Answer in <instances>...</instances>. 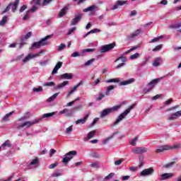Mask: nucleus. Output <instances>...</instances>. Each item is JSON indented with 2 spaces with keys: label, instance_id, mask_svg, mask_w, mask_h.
Masks as SVG:
<instances>
[{
  "label": "nucleus",
  "instance_id": "obj_1",
  "mask_svg": "<svg viewBox=\"0 0 181 181\" xmlns=\"http://www.w3.org/2000/svg\"><path fill=\"white\" fill-rule=\"evenodd\" d=\"M57 114V112H53L51 113H45L42 115L41 117L37 118L35 120L32 121H26L24 122L23 124H17V128L18 129H22V128H24V129H29L30 127H33V125L36 124H39L40 121H42L43 118H52L53 115H56Z\"/></svg>",
  "mask_w": 181,
  "mask_h": 181
},
{
  "label": "nucleus",
  "instance_id": "obj_2",
  "mask_svg": "<svg viewBox=\"0 0 181 181\" xmlns=\"http://www.w3.org/2000/svg\"><path fill=\"white\" fill-rule=\"evenodd\" d=\"M52 37L53 35H47L40 41L33 42L29 49L33 50V49H40V47L43 46H47V45H49L47 40H49V39H52Z\"/></svg>",
  "mask_w": 181,
  "mask_h": 181
},
{
  "label": "nucleus",
  "instance_id": "obj_3",
  "mask_svg": "<svg viewBox=\"0 0 181 181\" xmlns=\"http://www.w3.org/2000/svg\"><path fill=\"white\" fill-rule=\"evenodd\" d=\"M134 108H135V104L132 105L131 106L129 107V108L127 110H126L124 112H123L122 114H120L118 116L116 121L114 122L113 125H118V124L119 122H121V121H122V119H125V117H127V115H128L131 112V110H134Z\"/></svg>",
  "mask_w": 181,
  "mask_h": 181
},
{
  "label": "nucleus",
  "instance_id": "obj_4",
  "mask_svg": "<svg viewBox=\"0 0 181 181\" xmlns=\"http://www.w3.org/2000/svg\"><path fill=\"white\" fill-rule=\"evenodd\" d=\"M120 108L121 105H115L112 107L106 108L101 112L100 118H105V117L110 115L111 112H115V111H118Z\"/></svg>",
  "mask_w": 181,
  "mask_h": 181
},
{
  "label": "nucleus",
  "instance_id": "obj_5",
  "mask_svg": "<svg viewBox=\"0 0 181 181\" xmlns=\"http://www.w3.org/2000/svg\"><path fill=\"white\" fill-rule=\"evenodd\" d=\"M114 88H117V86L115 85H111L107 86L105 94L103 93H99L98 97L96 98L97 101H101V100H103V98H104V97H109V95H110L111 94V91H112V90H114Z\"/></svg>",
  "mask_w": 181,
  "mask_h": 181
},
{
  "label": "nucleus",
  "instance_id": "obj_6",
  "mask_svg": "<svg viewBox=\"0 0 181 181\" xmlns=\"http://www.w3.org/2000/svg\"><path fill=\"white\" fill-rule=\"evenodd\" d=\"M77 155V151H71L68 152L66 154L64 155V158L62 159V163H65V165H67L74 156Z\"/></svg>",
  "mask_w": 181,
  "mask_h": 181
},
{
  "label": "nucleus",
  "instance_id": "obj_7",
  "mask_svg": "<svg viewBox=\"0 0 181 181\" xmlns=\"http://www.w3.org/2000/svg\"><path fill=\"white\" fill-rule=\"evenodd\" d=\"M162 78H163L161 77L160 78H156V79L152 80L147 85L148 88L144 89L145 94H146L147 93H149V91H151V90H153V88L156 86V84H158V81H160V80H162Z\"/></svg>",
  "mask_w": 181,
  "mask_h": 181
},
{
  "label": "nucleus",
  "instance_id": "obj_8",
  "mask_svg": "<svg viewBox=\"0 0 181 181\" xmlns=\"http://www.w3.org/2000/svg\"><path fill=\"white\" fill-rule=\"evenodd\" d=\"M132 152L135 155H141L148 152L146 147H134L132 149Z\"/></svg>",
  "mask_w": 181,
  "mask_h": 181
},
{
  "label": "nucleus",
  "instance_id": "obj_9",
  "mask_svg": "<svg viewBox=\"0 0 181 181\" xmlns=\"http://www.w3.org/2000/svg\"><path fill=\"white\" fill-rule=\"evenodd\" d=\"M115 47V42L103 45L100 48V53H106L107 52H110V50H112V49H114Z\"/></svg>",
  "mask_w": 181,
  "mask_h": 181
},
{
  "label": "nucleus",
  "instance_id": "obj_10",
  "mask_svg": "<svg viewBox=\"0 0 181 181\" xmlns=\"http://www.w3.org/2000/svg\"><path fill=\"white\" fill-rule=\"evenodd\" d=\"M83 81H81L77 85L74 86L73 88H71L70 90L68 92V94L66 95V98H70V97H71V94H74L75 91H77L80 86H83Z\"/></svg>",
  "mask_w": 181,
  "mask_h": 181
},
{
  "label": "nucleus",
  "instance_id": "obj_11",
  "mask_svg": "<svg viewBox=\"0 0 181 181\" xmlns=\"http://www.w3.org/2000/svg\"><path fill=\"white\" fill-rule=\"evenodd\" d=\"M153 172H155V170H153V168H146L140 173V176H143L144 177L146 176H152V175H153Z\"/></svg>",
  "mask_w": 181,
  "mask_h": 181
},
{
  "label": "nucleus",
  "instance_id": "obj_12",
  "mask_svg": "<svg viewBox=\"0 0 181 181\" xmlns=\"http://www.w3.org/2000/svg\"><path fill=\"white\" fill-rule=\"evenodd\" d=\"M40 56V53L37 54H28L24 59H23L22 62L23 63H28L30 60H32V59H35V57H39Z\"/></svg>",
  "mask_w": 181,
  "mask_h": 181
},
{
  "label": "nucleus",
  "instance_id": "obj_13",
  "mask_svg": "<svg viewBox=\"0 0 181 181\" xmlns=\"http://www.w3.org/2000/svg\"><path fill=\"white\" fill-rule=\"evenodd\" d=\"M39 166V158H35L28 165V169H36Z\"/></svg>",
  "mask_w": 181,
  "mask_h": 181
},
{
  "label": "nucleus",
  "instance_id": "obj_14",
  "mask_svg": "<svg viewBox=\"0 0 181 181\" xmlns=\"http://www.w3.org/2000/svg\"><path fill=\"white\" fill-rule=\"evenodd\" d=\"M175 177V173H165L162 174L159 178V180H168Z\"/></svg>",
  "mask_w": 181,
  "mask_h": 181
},
{
  "label": "nucleus",
  "instance_id": "obj_15",
  "mask_svg": "<svg viewBox=\"0 0 181 181\" xmlns=\"http://www.w3.org/2000/svg\"><path fill=\"white\" fill-rule=\"evenodd\" d=\"M81 15H78L71 20V26H76L81 21Z\"/></svg>",
  "mask_w": 181,
  "mask_h": 181
},
{
  "label": "nucleus",
  "instance_id": "obj_16",
  "mask_svg": "<svg viewBox=\"0 0 181 181\" xmlns=\"http://www.w3.org/2000/svg\"><path fill=\"white\" fill-rule=\"evenodd\" d=\"M164 151H169V144L158 146L156 150V153H161V152H163Z\"/></svg>",
  "mask_w": 181,
  "mask_h": 181
},
{
  "label": "nucleus",
  "instance_id": "obj_17",
  "mask_svg": "<svg viewBox=\"0 0 181 181\" xmlns=\"http://www.w3.org/2000/svg\"><path fill=\"white\" fill-rule=\"evenodd\" d=\"M181 117V110H179L175 113H173L170 117H168V119L169 121H173V119H176Z\"/></svg>",
  "mask_w": 181,
  "mask_h": 181
},
{
  "label": "nucleus",
  "instance_id": "obj_18",
  "mask_svg": "<svg viewBox=\"0 0 181 181\" xmlns=\"http://www.w3.org/2000/svg\"><path fill=\"white\" fill-rule=\"evenodd\" d=\"M135 83V78H131L127 81H120L119 86H129V84H132Z\"/></svg>",
  "mask_w": 181,
  "mask_h": 181
},
{
  "label": "nucleus",
  "instance_id": "obj_19",
  "mask_svg": "<svg viewBox=\"0 0 181 181\" xmlns=\"http://www.w3.org/2000/svg\"><path fill=\"white\" fill-rule=\"evenodd\" d=\"M10 8H11L12 12H16V9H18V5H19V0H15L13 3H10Z\"/></svg>",
  "mask_w": 181,
  "mask_h": 181
},
{
  "label": "nucleus",
  "instance_id": "obj_20",
  "mask_svg": "<svg viewBox=\"0 0 181 181\" xmlns=\"http://www.w3.org/2000/svg\"><path fill=\"white\" fill-rule=\"evenodd\" d=\"M95 130L90 132L86 137L83 138V142H87V141H89V139H91V138H94L95 136Z\"/></svg>",
  "mask_w": 181,
  "mask_h": 181
},
{
  "label": "nucleus",
  "instance_id": "obj_21",
  "mask_svg": "<svg viewBox=\"0 0 181 181\" xmlns=\"http://www.w3.org/2000/svg\"><path fill=\"white\" fill-rule=\"evenodd\" d=\"M62 66H63V62H59L52 71V76H54V74H57V71H59V69H60Z\"/></svg>",
  "mask_w": 181,
  "mask_h": 181
},
{
  "label": "nucleus",
  "instance_id": "obj_22",
  "mask_svg": "<svg viewBox=\"0 0 181 181\" xmlns=\"http://www.w3.org/2000/svg\"><path fill=\"white\" fill-rule=\"evenodd\" d=\"M66 86H69V81H64V82L59 83L57 86H55V90H62V88H64Z\"/></svg>",
  "mask_w": 181,
  "mask_h": 181
},
{
  "label": "nucleus",
  "instance_id": "obj_23",
  "mask_svg": "<svg viewBox=\"0 0 181 181\" xmlns=\"http://www.w3.org/2000/svg\"><path fill=\"white\" fill-rule=\"evenodd\" d=\"M60 78L62 80H71V78H73V74H72L66 73V74H62L60 76Z\"/></svg>",
  "mask_w": 181,
  "mask_h": 181
},
{
  "label": "nucleus",
  "instance_id": "obj_24",
  "mask_svg": "<svg viewBox=\"0 0 181 181\" xmlns=\"http://www.w3.org/2000/svg\"><path fill=\"white\" fill-rule=\"evenodd\" d=\"M180 148H181V144L180 143L174 144L173 146L168 144V151H172L173 149H180Z\"/></svg>",
  "mask_w": 181,
  "mask_h": 181
},
{
  "label": "nucleus",
  "instance_id": "obj_25",
  "mask_svg": "<svg viewBox=\"0 0 181 181\" xmlns=\"http://www.w3.org/2000/svg\"><path fill=\"white\" fill-rule=\"evenodd\" d=\"M67 11H69V6H65L62 9H61L59 13V17L63 18V16L66 15V13L67 12Z\"/></svg>",
  "mask_w": 181,
  "mask_h": 181
},
{
  "label": "nucleus",
  "instance_id": "obj_26",
  "mask_svg": "<svg viewBox=\"0 0 181 181\" xmlns=\"http://www.w3.org/2000/svg\"><path fill=\"white\" fill-rule=\"evenodd\" d=\"M88 119V115H86L83 119H79L76 121V124H86V122Z\"/></svg>",
  "mask_w": 181,
  "mask_h": 181
},
{
  "label": "nucleus",
  "instance_id": "obj_27",
  "mask_svg": "<svg viewBox=\"0 0 181 181\" xmlns=\"http://www.w3.org/2000/svg\"><path fill=\"white\" fill-rule=\"evenodd\" d=\"M100 32H101V30H100L98 28L93 29L90 31L88 32L86 34H85L83 35V38L87 37V36H88L89 35H91V33H98Z\"/></svg>",
  "mask_w": 181,
  "mask_h": 181
},
{
  "label": "nucleus",
  "instance_id": "obj_28",
  "mask_svg": "<svg viewBox=\"0 0 181 181\" xmlns=\"http://www.w3.org/2000/svg\"><path fill=\"white\" fill-rule=\"evenodd\" d=\"M139 33H141V29H138L136 31H134L133 33L130 34L129 37H130V39H134L136 37V36H138Z\"/></svg>",
  "mask_w": 181,
  "mask_h": 181
},
{
  "label": "nucleus",
  "instance_id": "obj_29",
  "mask_svg": "<svg viewBox=\"0 0 181 181\" xmlns=\"http://www.w3.org/2000/svg\"><path fill=\"white\" fill-rule=\"evenodd\" d=\"M59 94H60V93H57L52 95L51 97L47 99V103H52V101H54V100L57 98V95H59Z\"/></svg>",
  "mask_w": 181,
  "mask_h": 181
},
{
  "label": "nucleus",
  "instance_id": "obj_30",
  "mask_svg": "<svg viewBox=\"0 0 181 181\" xmlns=\"http://www.w3.org/2000/svg\"><path fill=\"white\" fill-rule=\"evenodd\" d=\"M15 112L14 111H12V112H10L9 113L6 114L3 118H2V120L3 121H9V118H11V115H13V113Z\"/></svg>",
  "mask_w": 181,
  "mask_h": 181
},
{
  "label": "nucleus",
  "instance_id": "obj_31",
  "mask_svg": "<svg viewBox=\"0 0 181 181\" xmlns=\"http://www.w3.org/2000/svg\"><path fill=\"white\" fill-rule=\"evenodd\" d=\"M12 146V144H11V141L9 140H6L1 146L2 149H5L6 147L11 148Z\"/></svg>",
  "mask_w": 181,
  "mask_h": 181
},
{
  "label": "nucleus",
  "instance_id": "obj_32",
  "mask_svg": "<svg viewBox=\"0 0 181 181\" xmlns=\"http://www.w3.org/2000/svg\"><path fill=\"white\" fill-rule=\"evenodd\" d=\"M8 22V16H4L2 19L0 21V26H5Z\"/></svg>",
  "mask_w": 181,
  "mask_h": 181
},
{
  "label": "nucleus",
  "instance_id": "obj_33",
  "mask_svg": "<svg viewBox=\"0 0 181 181\" xmlns=\"http://www.w3.org/2000/svg\"><path fill=\"white\" fill-rule=\"evenodd\" d=\"M162 59L160 58H156L154 62H153V66L154 67H158V66H160V61Z\"/></svg>",
  "mask_w": 181,
  "mask_h": 181
},
{
  "label": "nucleus",
  "instance_id": "obj_34",
  "mask_svg": "<svg viewBox=\"0 0 181 181\" xmlns=\"http://www.w3.org/2000/svg\"><path fill=\"white\" fill-rule=\"evenodd\" d=\"M181 28V23H177L176 24H171L169 25L170 29H179Z\"/></svg>",
  "mask_w": 181,
  "mask_h": 181
},
{
  "label": "nucleus",
  "instance_id": "obj_35",
  "mask_svg": "<svg viewBox=\"0 0 181 181\" xmlns=\"http://www.w3.org/2000/svg\"><path fill=\"white\" fill-rule=\"evenodd\" d=\"M94 9H97V6H90L87 8L83 9V12H93Z\"/></svg>",
  "mask_w": 181,
  "mask_h": 181
},
{
  "label": "nucleus",
  "instance_id": "obj_36",
  "mask_svg": "<svg viewBox=\"0 0 181 181\" xmlns=\"http://www.w3.org/2000/svg\"><path fill=\"white\" fill-rule=\"evenodd\" d=\"M113 138H114V135H112L105 139L104 140H103L102 144H103V145H106V144H108L110 141H111V139H112Z\"/></svg>",
  "mask_w": 181,
  "mask_h": 181
},
{
  "label": "nucleus",
  "instance_id": "obj_37",
  "mask_svg": "<svg viewBox=\"0 0 181 181\" xmlns=\"http://www.w3.org/2000/svg\"><path fill=\"white\" fill-rule=\"evenodd\" d=\"M26 116H23V117H21L19 119H18V121L16 122V128L17 129H18V124H23V123H19V121H25V119H26ZM22 129H25V128H22Z\"/></svg>",
  "mask_w": 181,
  "mask_h": 181
},
{
  "label": "nucleus",
  "instance_id": "obj_38",
  "mask_svg": "<svg viewBox=\"0 0 181 181\" xmlns=\"http://www.w3.org/2000/svg\"><path fill=\"white\" fill-rule=\"evenodd\" d=\"M140 56H141V54H140L139 53L136 52V53H135V54L131 55V56L129 57V59H130L131 60H136V59H138L139 57H140Z\"/></svg>",
  "mask_w": 181,
  "mask_h": 181
},
{
  "label": "nucleus",
  "instance_id": "obj_39",
  "mask_svg": "<svg viewBox=\"0 0 181 181\" xmlns=\"http://www.w3.org/2000/svg\"><path fill=\"white\" fill-rule=\"evenodd\" d=\"M67 45H66V44H60L58 47H57V51L58 52H62L63 50H64V49H66Z\"/></svg>",
  "mask_w": 181,
  "mask_h": 181
},
{
  "label": "nucleus",
  "instance_id": "obj_40",
  "mask_svg": "<svg viewBox=\"0 0 181 181\" xmlns=\"http://www.w3.org/2000/svg\"><path fill=\"white\" fill-rule=\"evenodd\" d=\"M32 37V32L30 31L28 32L25 35H22V40H26L28 39H29V37Z\"/></svg>",
  "mask_w": 181,
  "mask_h": 181
},
{
  "label": "nucleus",
  "instance_id": "obj_41",
  "mask_svg": "<svg viewBox=\"0 0 181 181\" xmlns=\"http://www.w3.org/2000/svg\"><path fill=\"white\" fill-rule=\"evenodd\" d=\"M94 62H95V59H91L87 61V62L84 64V66H85V67H88V66H90V65L93 64V63H94Z\"/></svg>",
  "mask_w": 181,
  "mask_h": 181
},
{
  "label": "nucleus",
  "instance_id": "obj_42",
  "mask_svg": "<svg viewBox=\"0 0 181 181\" xmlns=\"http://www.w3.org/2000/svg\"><path fill=\"white\" fill-rule=\"evenodd\" d=\"M136 142H138V136H136L130 141V145H132V146H135L136 145Z\"/></svg>",
  "mask_w": 181,
  "mask_h": 181
},
{
  "label": "nucleus",
  "instance_id": "obj_43",
  "mask_svg": "<svg viewBox=\"0 0 181 181\" xmlns=\"http://www.w3.org/2000/svg\"><path fill=\"white\" fill-rule=\"evenodd\" d=\"M52 1H53V0H42L41 5H42V6H47V5L49 4H50V2H52Z\"/></svg>",
  "mask_w": 181,
  "mask_h": 181
},
{
  "label": "nucleus",
  "instance_id": "obj_44",
  "mask_svg": "<svg viewBox=\"0 0 181 181\" xmlns=\"http://www.w3.org/2000/svg\"><path fill=\"white\" fill-rule=\"evenodd\" d=\"M43 86L44 87H54V86H56V83L54 82H47L44 83Z\"/></svg>",
  "mask_w": 181,
  "mask_h": 181
},
{
  "label": "nucleus",
  "instance_id": "obj_45",
  "mask_svg": "<svg viewBox=\"0 0 181 181\" xmlns=\"http://www.w3.org/2000/svg\"><path fill=\"white\" fill-rule=\"evenodd\" d=\"M32 4L39 6L40 5H42V0H33Z\"/></svg>",
  "mask_w": 181,
  "mask_h": 181
},
{
  "label": "nucleus",
  "instance_id": "obj_46",
  "mask_svg": "<svg viewBox=\"0 0 181 181\" xmlns=\"http://www.w3.org/2000/svg\"><path fill=\"white\" fill-rule=\"evenodd\" d=\"M101 78H98L95 81L92 82L91 86L95 87V86H98V83H100Z\"/></svg>",
  "mask_w": 181,
  "mask_h": 181
},
{
  "label": "nucleus",
  "instance_id": "obj_47",
  "mask_svg": "<svg viewBox=\"0 0 181 181\" xmlns=\"http://www.w3.org/2000/svg\"><path fill=\"white\" fill-rule=\"evenodd\" d=\"M33 91L34 93H40V92L43 91V88L42 86H40L38 88H34L33 89Z\"/></svg>",
  "mask_w": 181,
  "mask_h": 181
},
{
  "label": "nucleus",
  "instance_id": "obj_48",
  "mask_svg": "<svg viewBox=\"0 0 181 181\" xmlns=\"http://www.w3.org/2000/svg\"><path fill=\"white\" fill-rule=\"evenodd\" d=\"M71 132H73V126H70L69 127H67L65 131V133L68 134H71Z\"/></svg>",
  "mask_w": 181,
  "mask_h": 181
},
{
  "label": "nucleus",
  "instance_id": "obj_49",
  "mask_svg": "<svg viewBox=\"0 0 181 181\" xmlns=\"http://www.w3.org/2000/svg\"><path fill=\"white\" fill-rule=\"evenodd\" d=\"M175 163V161L168 163L164 165V168H165L166 169H169V168H172V166H173Z\"/></svg>",
  "mask_w": 181,
  "mask_h": 181
},
{
  "label": "nucleus",
  "instance_id": "obj_50",
  "mask_svg": "<svg viewBox=\"0 0 181 181\" xmlns=\"http://www.w3.org/2000/svg\"><path fill=\"white\" fill-rule=\"evenodd\" d=\"M59 176H62V173L55 172L52 174V177H59Z\"/></svg>",
  "mask_w": 181,
  "mask_h": 181
},
{
  "label": "nucleus",
  "instance_id": "obj_51",
  "mask_svg": "<svg viewBox=\"0 0 181 181\" xmlns=\"http://www.w3.org/2000/svg\"><path fill=\"white\" fill-rule=\"evenodd\" d=\"M25 45H26V42H25V40H22V37L21 38V43L19 44V49H22V47H23V46H25Z\"/></svg>",
  "mask_w": 181,
  "mask_h": 181
},
{
  "label": "nucleus",
  "instance_id": "obj_52",
  "mask_svg": "<svg viewBox=\"0 0 181 181\" xmlns=\"http://www.w3.org/2000/svg\"><path fill=\"white\" fill-rule=\"evenodd\" d=\"M106 83H119V80L117 78L109 79L106 81Z\"/></svg>",
  "mask_w": 181,
  "mask_h": 181
},
{
  "label": "nucleus",
  "instance_id": "obj_53",
  "mask_svg": "<svg viewBox=\"0 0 181 181\" xmlns=\"http://www.w3.org/2000/svg\"><path fill=\"white\" fill-rule=\"evenodd\" d=\"M119 60H121L123 63H125V62H127V58L124 57H120L115 60V62H119Z\"/></svg>",
  "mask_w": 181,
  "mask_h": 181
},
{
  "label": "nucleus",
  "instance_id": "obj_54",
  "mask_svg": "<svg viewBox=\"0 0 181 181\" xmlns=\"http://www.w3.org/2000/svg\"><path fill=\"white\" fill-rule=\"evenodd\" d=\"M33 7L31 8L30 10H28V11L30 12H36V11H37V6L35 5V4H33Z\"/></svg>",
  "mask_w": 181,
  "mask_h": 181
},
{
  "label": "nucleus",
  "instance_id": "obj_55",
  "mask_svg": "<svg viewBox=\"0 0 181 181\" xmlns=\"http://www.w3.org/2000/svg\"><path fill=\"white\" fill-rule=\"evenodd\" d=\"M90 168H93L95 169H98L100 166H98V163H93L90 165Z\"/></svg>",
  "mask_w": 181,
  "mask_h": 181
},
{
  "label": "nucleus",
  "instance_id": "obj_56",
  "mask_svg": "<svg viewBox=\"0 0 181 181\" xmlns=\"http://www.w3.org/2000/svg\"><path fill=\"white\" fill-rule=\"evenodd\" d=\"M163 45H157L153 49V52H158V50H160V49H162Z\"/></svg>",
  "mask_w": 181,
  "mask_h": 181
},
{
  "label": "nucleus",
  "instance_id": "obj_57",
  "mask_svg": "<svg viewBox=\"0 0 181 181\" xmlns=\"http://www.w3.org/2000/svg\"><path fill=\"white\" fill-rule=\"evenodd\" d=\"M29 13H30L28 11L25 15L23 17V21H28V19H29Z\"/></svg>",
  "mask_w": 181,
  "mask_h": 181
},
{
  "label": "nucleus",
  "instance_id": "obj_58",
  "mask_svg": "<svg viewBox=\"0 0 181 181\" xmlns=\"http://www.w3.org/2000/svg\"><path fill=\"white\" fill-rule=\"evenodd\" d=\"M122 162H124V159H120V160H116L115 162V166H119V165H121V163H122Z\"/></svg>",
  "mask_w": 181,
  "mask_h": 181
},
{
  "label": "nucleus",
  "instance_id": "obj_59",
  "mask_svg": "<svg viewBox=\"0 0 181 181\" xmlns=\"http://www.w3.org/2000/svg\"><path fill=\"white\" fill-rule=\"evenodd\" d=\"M28 8V6H26V5H23L21 7V8H20V10H19V12H20V13H22V12H23L25 9H27Z\"/></svg>",
  "mask_w": 181,
  "mask_h": 181
},
{
  "label": "nucleus",
  "instance_id": "obj_60",
  "mask_svg": "<svg viewBox=\"0 0 181 181\" xmlns=\"http://www.w3.org/2000/svg\"><path fill=\"white\" fill-rule=\"evenodd\" d=\"M77 28L76 27H74L71 29L69 30L68 33H66V35H71L73 33V32H74Z\"/></svg>",
  "mask_w": 181,
  "mask_h": 181
},
{
  "label": "nucleus",
  "instance_id": "obj_61",
  "mask_svg": "<svg viewBox=\"0 0 181 181\" xmlns=\"http://www.w3.org/2000/svg\"><path fill=\"white\" fill-rule=\"evenodd\" d=\"M172 101H173V99L172 98L168 99L164 103V105H169L170 104H172Z\"/></svg>",
  "mask_w": 181,
  "mask_h": 181
},
{
  "label": "nucleus",
  "instance_id": "obj_62",
  "mask_svg": "<svg viewBox=\"0 0 181 181\" xmlns=\"http://www.w3.org/2000/svg\"><path fill=\"white\" fill-rule=\"evenodd\" d=\"M114 176V173H111L107 176L105 177V180H110Z\"/></svg>",
  "mask_w": 181,
  "mask_h": 181
},
{
  "label": "nucleus",
  "instance_id": "obj_63",
  "mask_svg": "<svg viewBox=\"0 0 181 181\" xmlns=\"http://www.w3.org/2000/svg\"><path fill=\"white\" fill-rule=\"evenodd\" d=\"M57 165H59L57 163H52L49 165V169H54V168H56V166H57Z\"/></svg>",
  "mask_w": 181,
  "mask_h": 181
},
{
  "label": "nucleus",
  "instance_id": "obj_64",
  "mask_svg": "<svg viewBox=\"0 0 181 181\" xmlns=\"http://www.w3.org/2000/svg\"><path fill=\"white\" fill-rule=\"evenodd\" d=\"M78 56H80V54L77 52L72 53L71 55V57H78Z\"/></svg>",
  "mask_w": 181,
  "mask_h": 181
}]
</instances>
